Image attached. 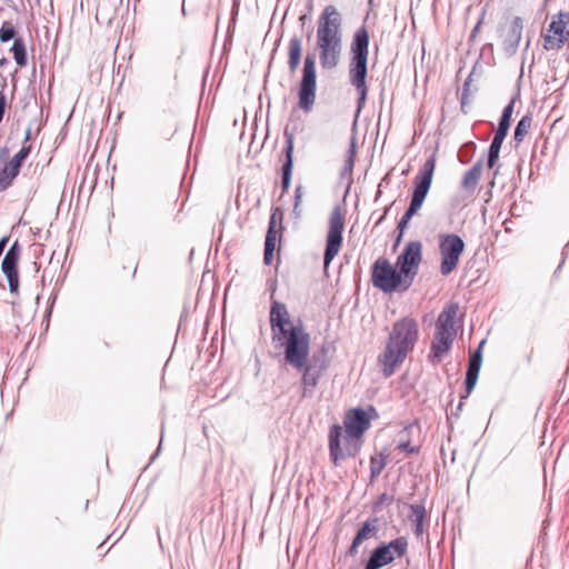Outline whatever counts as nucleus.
<instances>
[{"label": "nucleus", "instance_id": "nucleus-46", "mask_svg": "<svg viewBox=\"0 0 569 569\" xmlns=\"http://www.w3.org/2000/svg\"><path fill=\"white\" fill-rule=\"evenodd\" d=\"M283 153H284V147L281 149L280 156H282Z\"/></svg>", "mask_w": 569, "mask_h": 569}, {"label": "nucleus", "instance_id": "nucleus-3", "mask_svg": "<svg viewBox=\"0 0 569 569\" xmlns=\"http://www.w3.org/2000/svg\"><path fill=\"white\" fill-rule=\"evenodd\" d=\"M419 336L418 323L406 317L393 323L383 351L378 357L379 366L385 377L395 373L408 353L413 349Z\"/></svg>", "mask_w": 569, "mask_h": 569}, {"label": "nucleus", "instance_id": "nucleus-30", "mask_svg": "<svg viewBox=\"0 0 569 569\" xmlns=\"http://www.w3.org/2000/svg\"><path fill=\"white\" fill-rule=\"evenodd\" d=\"M501 144H502V142L492 139L491 144L489 147V153H488V167L489 168H492L495 166L496 161L498 160Z\"/></svg>", "mask_w": 569, "mask_h": 569}, {"label": "nucleus", "instance_id": "nucleus-9", "mask_svg": "<svg viewBox=\"0 0 569 569\" xmlns=\"http://www.w3.org/2000/svg\"><path fill=\"white\" fill-rule=\"evenodd\" d=\"M372 283L383 292L406 291L405 274L397 271L387 259H378L372 266Z\"/></svg>", "mask_w": 569, "mask_h": 569}, {"label": "nucleus", "instance_id": "nucleus-18", "mask_svg": "<svg viewBox=\"0 0 569 569\" xmlns=\"http://www.w3.org/2000/svg\"><path fill=\"white\" fill-rule=\"evenodd\" d=\"M522 29V19L520 17H515L503 40L505 50L509 54H513L517 51L521 40Z\"/></svg>", "mask_w": 569, "mask_h": 569}, {"label": "nucleus", "instance_id": "nucleus-35", "mask_svg": "<svg viewBox=\"0 0 569 569\" xmlns=\"http://www.w3.org/2000/svg\"><path fill=\"white\" fill-rule=\"evenodd\" d=\"M508 130L507 128H503V127H499L498 126V129L496 131V134L493 137V140H498L500 142H503L505 138L507 137L508 134Z\"/></svg>", "mask_w": 569, "mask_h": 569}, {"label": "nucleus", "instance_id": "nucleus-1", "mask_svg": "<svg viewBox=\"0 0 569 569\" xmlns=\"http://www.w3.org/2000/svg\"><path fill=\"white\" fill-rule=\"evenodd\" d=\"M283 210L281 207H276L269 221L263 250V263L270 266L274 260V252L277 251L274 273L269 274L266 280V291L269 293L271 302L269 312V322L271 328L270 341L267 343L268 356L279 363V367L284 366V303L276 298L278 290L277 272L281 262L280 247L277 248L278 240L281 241V234L278 237L276 230L277 218L280 220V231H282Z\"/></svg>", "mask_w": 569, "mask_h": 569}, {"label": "nucleus", "instance_id": "nucleus-32", "mask_svg": "<svg viewBox=\"0 0 569 569\" xmlns=\"http://www.w3.org/2000/svg\"><path fill=\"white\" fill-rule=\"evenodd\" d=\"M278 180L277 187L280 190L279 198L281 199L284 196V162L280 163L277 169Z\"/></svg>", "mask_w": 569, "mask_h": 569}, {"label": "nucleus", "instance_id": "nucleus-21", "mask_svg": "<svg viewBox=\"0 0 569 569\" xmlns=\"http://www.w3.org/2000/svg\"><path fill=\"white\" fill-rule=\"evenodd\" d=\"M21 248L18 243V241H14L9 250L7 251L2 263V272H11V271H18V261L20 257Z\"/></svg>", "mask_w": 569, "mask_h": 569}, {"label": "nucleus", "instance_id": "nucleus-11", "mask_svg": "<svg viewBox=\"0 0 569 569\" xmlns=\"http://www.w3.org/2000/svg\"><path fill=\"white\" fill-rule=\"evenodd\" d=\"M465 242L460 236L445 233L439 236L440 272L449 276L458 266L465 251Z\"/></svg>", "mask_w": 569, "mask_h": 569}, {"label": "nucleus", "instance_id": "nucleus-23", "mask_svg": "<svg viewBox=\"0 0 569 569\" xmlns=\"http://www.w3.org/2000/svg\"><path fill=\"white\" fill-rule=\"evenodd\" d=\"M13 58L19 67H26L28 62L26 43L22 38H16L11 47Z\"/></svg>", "mask_w": 569, "mask_h": 569}, {"label": "nucleus", "instance_id": "nucleus-24", "mask_svg": "<svg viewBox=\"0 0 569 569\" xmlns=\"http://www.w3.org/2000/svg\"><path fill=\"white\" fill-rule=\"evenodd\" d=\"M532 124V118L529 114L523 116L516 126L513 139L517 143L523 141L525 137L529 133Z\"/></svg>", "mask_w": 569, "mask_h": 569}, {"label": "nucleus", "instance_id": "nucleus-7", "mask_svg": "<svg viewBox=\"0 0 569 569\" xmlns=\"http://www.w3.org/2000/svg\"><path fill=\"white\" fill-rule=\"evenodd\" d=\"M436 168V158L431 156L423 164L422 169L419 171L417 177L415 178V188L411 197V201L408 210L405 212L402 218L398 223V229L400 231V236L403 229L409 223L410 219L420 210L422 203L428 194V191L431 187L433 171Z\"/></svg>", "mask_w": 569, "mask_h": 569}, {"label": "nucleus", "instance_id": "nucleus-5", "mask_svg": "<svg viewBox=\"0 0 569 569\" xmlns=\"http://www.w3.org/2000/svg\"><path fill=\"white\" fill-rule=\"evenodd\" d=\"M351 62L349 66V80L356 87L358 99V111L361 110L366 99L368 87L366 84L367 61L369 54V34L366 28H359L351 42Z\"/></svg>", "mask_w": 569, "mask_h": 569}, {"label": "nucleus", "instance_id": "nucleus-15", "mask_svg": "<svg viewBox=\"0 0 569 569\" xmlns=\"http://www.w3.org/2000/svg\"><path fill=\"white\" fill-rule=\"evenodd\" d=\"M316 98V63L315 58L307 56L302 69V79L299 89V107L309 111Z\"/></svg>", "mask_w": 569, "mask_h": 569}, {"label": "nucleus", "instance_id": "nucleus-8", "mask_svg": "<svg viewBox=\"0 0 569 569\" xmlns=\"http://www.w3.org/2000/svg\"><path fill=\"white\" fill-rule=\"evenodd\" d=\"M329 455L332 463L339 466L348 458L356 457L362 446V439L333 425L329 430Z\"/></svg>", "mask_w": 569, "mask_h": 569}, {"label": "nucleus", "instance_id": "nucleus-44", "mask_svg": "<svg viewBox=\"0 0 569 569\" xmlns=\"http://www.w3.org/2000/svg\"><path fill=\"white\" fill-rule=\"evenodd\" d=\"M6 86H7V80L3 79L2 89H4Z\"/></svg>", "mask_w": 569, "mask_h": 569}, {"label": "nucleus", "instance_id": "nucleus-13", "mask_svg": "<svg viewBox=\"0 0 569 569\" xmlns=\"http://www.w3.org/2000/svg\"><path fill=\"white\" fill-rule=\"evenodd\" d=\"M30 152L31 146H22L10 161L4 162L9 156V150L6 147L0 149V192L11 186Z\"/></svg>", "mask_w": 569, "mask_h": 569}, {"label": "nucleus", "instance_id": "nucleus-17", "mask_svg": "<svg viewBox=\"0 0 569 569\" xmlns=\"http://www.w3.org/2000/svg\"><path fill=\"white\" fill-rule=\"evenodd\" d=\"M370 421L371 418L365 409L355 408L346 412L342 428L361 439L370 428Z\"/></svg>", "mask_w": 569, "mask_h": 569}, {"label": "nucleus", "instance_id": "nucleus-34", "mask_svg": "<svg viewBox=\"0 0 569 569\" xmlns=\"http://www.w3.org/2000/svg\"><path fill=\"white\" fill-rule=\"evenodd\" d=\"M291 150H292L291 140H287V180H286L287 189L289 188V184H290V174H291V167H292Z\"/></svg>", "mask_w": 569, "mask_h": 569}, {"label": "nucleus", "instance_id": "nucleus-47", "mask_svg": "<svg viewBox=\"0 0 569 569\" xmlns=\"http://www.w3.org/2000/svg\"><path fill=\"white\" fill-rule=\"evenodd\" d=\"M104 346H106L107 348H109V347H110L109 342H107V341H104Z\"/></svg>", "mask_w": 569, "mask_h": 569}, {"label": "nucleus", "instance_id": "nucleus-31", "mask_svg": "<svg viewBox=\"0 0 569 569\" xmlns=\"http://www.w3.org/2000/svg\"><path fill=\"white\" fill-rule=\"evenodd\" d=\"M9 283V290L13 295L19 292V271L3 272Z\"/></svg>", "mask_w": 569, "mask_h": 569}, {"label": "nucleus", "instance_id": "nucleus-20", "mask_svg": "<svg viewBox=\"0 0 569 569\" xmlns=\"http://www.w3.org/2000/svg\"><path fill=\"white\" fill-rule=\"evenodd\" d=\"M408 518L413 525V532L419 538L425 531L423 521L426 519V509L423 505H410Z\"/></svg>", "mask_w": 569, "mask_h": 569}, {"label": "nucleus", "instance_id": "nucleus-43", "mask_svg": "<svg viewBox=\"0 0 569 569\" xmlns=\"http://www.w3.org/2000/svg\"><path fill=\"white\" fill-rule=\"evenodd\" d=\"M385 213H387V211ZM385 217H386V214L381 216V218L379 219L378 223H380L385 219Z\"/></svg>", "mask_w": 569, "mask_h": 569}, {"label": "nucleus", "instance_id": "nucleus-2", "mask_svg": "<svg viewBox=\"0 0 569 569\" xmlns=\"http://www.w3.org/2000/svg\"><path fill=\"white\" fill-rule=\"evenodd\" d=\"M311 337L301 321L291 323L287 316V365L302 375L305 390L313 389L319 380L317 370L310 358Z\"/></svg>", "mask_w": 569, "mask_h": 569}, {"label": "nucleus", "instance_id": "nucleus-45", "mask_svg": "<svg viewBox=\"0 0 569 569\" xmlns=\"http://www.w3.org/2000/svg\"><path fill=\"white\" fill-rule=\"evenodd\" d=\"M284 22V14L282 16L280 23L282 24Z\"/></svg>", "mask_w": 569, "mask_h": 569}, {"label": "nucleus", "instance_id": "nucleus-37", "mask_svg": "<svg viewBox=\"0 0 569 569\" xmlns=\"http://www.w3.org/2000/svg\"><path fill=\"white\" fill-rule=\"evenodd\" d=\"M398 449H400L401 451L408 452V453H416L417 452V448L411 446V443L409 441L400 442L398 445Z\"/></svg>", "mask_w": 569, "mask_h": 569}, {"label": "nucleus", "instance_id": "nucleus-42", "mask_svg": "<svg viewBox=\"0 0 569 569\" xmlns=\"http://www.w3.org/2000/svg\"><path fill=\"white\" fill-rule=\"evenodd\" d=\"M8 63H9V61H8V59H7V58H2V59H0V66H6V64H8Z\"/></svg>", "mask_w": 569, "mask_h": 569}, {"label": "nucleus", "instance_id": "nucleus-19", "mask_svg": "<svg viewBox=\"0 0 569 569\" xmlns=\"http://www.w3.org/2000/svg\"><path fill=\"white\" fill-rule=\"evenodd\" d=\"M377 522H378L377 519H371V520H367L366 522H363V525L361 526V528L358 530L357 535L355 536L352 543L348 550L349 556L355 557L358 553V548L360 547V545L363 541L372 538L377 533V531H378Z\"/></svg>", "mask_w": 569, "mask_h": 569}, {"label": "nucleus", "instance_id": "nucleus-27", "mask_svg": "<svg viewBox=\"0 0 569 569\" xmlns=\"http://www.w3.org/2000/svg\"><path fill=\"white\" fill-rule=\"evenodd\" d=\"M480 369L468 367L467 375H466V395L462 396V399H466L471 391L473 390L478 376H479Z\"/></svg>", "mask_w": 569, "mask_h": 569}, {"label": "nucleus", "instance_id": "nucleus-22", "mask_svg": "<svg viewBox=\"0 0 569 569\" xmlns=\"http://www.w3.org/2000/svg\"><path fill=\"white\" fill-rule=\"evenodd\" d=\"M482 161H477L463 176L461 186L467 190H473L481 177Z\"/></svg>", "mask_w": 569, "mask_h": 569}, {"label": "nucleus", "instance_id": "nucleus-14", "mask_svg": "<svg viewBox=\"0 0 569 569\" xmlns=\"http://www.w3.org/2000/svg\"><path fill=\"white\" fill-rule=\"evenodd\" d=\"M569 13L559 12L551 18L547 33L543 37V48L547 51L560 50L569 40Z\"/></svg>", "mask_w": 569, "mask_h": 569}, {"label": "nucleus", "instance_id": "nucleus-41", "mask_svg": "<svg viewBox=\"0 0 569 569\" xmlns=\"http://www.w3.org/2000/svg\"><path fill=\"white\" fill-rule=\"evenodd\" d=\"M31 127H28L23 138V146H28L27 142L31 139Z\"/></svg>", "mask_w": 569, "mask_h": 569}, {"label": "nucleus", "instance_id": "nucleus-29", "mask_svg": "<svg viewBox=\"0 0 569 569\" xmlns=\"http://www.w3.org/2000/svg\"><path fill=\"white\" fill-rule=\"evenodd\" d=\"M386 466L385 458L380 457H371L370 459V477L375 479L378 477Z\"/></svg>", "mask_w": 569, "mask_h": 569}, {"label": "nucleus", "instance_id": "nucleus-16", "mask_svg": "<svg viewBox=\"0 0 569 569\" xmlns=\"http://www.w3.org/2000/svg\"><path fill=\"white\" fill-rule=\"evenodd\" d=\"M422 258V244L419 241H410L403 252L397 259V266L405 274L406 287H410Z\"/></svg>", "mask_w": 569, "mask_h": 569}, {"label": "nucleus", "instance_id": "nucleus-33", "mask_svg": "<svg viewBox=\"0 0 569 569\" xmlns=\"http://www.w3.org/2000/svg\"><path fill=\"white\" fill-rule=\"evenodd\" d=\"M485 343V341H481L480 342V346L479 348L475 351V353L471 356L470 360H469V366L468 367H471V368H477V369H480L481 367V361H482V357H481V347L482 345Z\"/></svg>", "mask_w": 569, "mask_h": 569}, {"label": "nucleus", "instance_id": "nucleus-38", "mask_svg": "<svg viewBox=\"0 0 569 569\" xmlns=\"http://www.w3.org/2000/svg\"><path fill=\"white\" fill-rule=\"evenodd\" d=\"M515 107V99H512L503 109L502 116L511 117Z\"/></svg>", "mask_w": 569, "mask_h": 569}, {"label": "nucleus", "instance_id": "nucleus-26", "mask_svg": "<svg viewBox=\"0 0 569 569\" xmlns=\"http://www.w3.org/2000/svg\"><path fill=\"white\" fill-rule=\"evenodd\" d=\"M300 56H301L300 40L298 38H292L290 40V59H289V64H290L291 70H295L298 67L299 61H300Z\"/></svg>", "mask_w": 569, "mask_h": 569}, {"label": "nucleus", "instance_id": "nucleus-28", "mask_svg": "<svg viewBox=\"0 0 569 569\" xmlns=\"http://www.w3.org/2000/svg\"><path fill=\"white\" fill-rule=\"evenodd\" d=\"M17 34V30L13 24L9 21H3L0 28V41L8 42L10 40H14Z\"/></svg>", "mask_w": 569, "mask_h": 569}, {"label": "nucleus", "instance_id": "nucleus-4", "mask_svg": "<svg viewBox=\"0 0 569 569\" xmlns=\"http://www.w3.org/2000/svg\"><path fill=\"white\" fill-rule=\"evenodd\" d=\"M340 24L341 20L337 9L333 6H327L319 18L317 28V47L323 69H333L339 63L342 50Z\"/></svg>", "mask_w": 569, "mask_h": 569}, {"label": "nucleus", "instance_id": "nucleus-6", "mask_svg": "<svg viewBox=\"0 0 569 569\" xmlns=\"http://www.w3.org/2000/svg\"><path fill=\"white\" fill-rule=\"evenodd\" d=\"M458 306L451 303L439 313L436 321L435 337L431 345V355L433 358L441 359L449 352L457 331L455 329Z\"/></svg>", "mask_w": 569, "mask_h": 569}, {"label": "nucleus", "instance_id": "nucleus-40", "mask_svg": "<svg viewBox=\"0 0 569 569\" xmlns=\"http://www.w3.org/2000/svg\"><path fill=\"white\" fill-rule=\"evenodd\" d=\"M8 241H9V238H8V237H2V238L0 239V253H1V254H2V253H3V251H4V249H6V247H7Z\"/></svg>", "mask_w": 569, "mask_h": 569}, {"label": "nucleus", "instance_id": "nucleus-39", "mask_svg": "<svg viewBox=\"0 0 569 569\" xmlns=\"http://www.w3.org/2000/svg\"><path fill=\"white\" fill-rule=\"evenodd\" d=\"M510 122H511V117H507V116H502L501 114V118H500V121H499V127H503V128L509 129Z\"/></svg>", "mask_w": 569, "mask_h": 569}, {"label": "nucleus", "instance_id": "nucleus-25", "mask_svg": "<svg viewBox=\"0 0 569 569\" xmlns=\"http://www.w3.org/2000/svg\"><path fill=\"white\" fill-rule=\"evenodd\" d=\"M303 197V189L301 186H298L295 190V197H293V208L291 218L296 223L300 221L302 218V209H301V202Z\"/></svg>", "mask_w": 569, "mask_h": 569}, {"label": "nucleus", "instance_id": "nucleus-36", "mask_svg": "<svg viewBox=\"0 0 569 569\" xmlns=\"http://www.w3.org/2000/svg\"><path fill=\"white\" fill-rule=\"evenodd\" d=\"M6 108H7V98H6V94L3 93V91H0V123L3 120Z\"/></svg>", "mask_w": 569, "mask_h": 569}, {"label": "nucleus", "instance_id": "nucleus-10", "mask_svg": "<svg viewBox=\"0 0 569 569\" xmlns=\"http://www.w3.org/2000/svg\"><path fill=\"white\" fill-rule=\"evenodd\" d=\"M345 229V217L340 207H335L328 221V232L326 237V249L323 253V269L327 272L331 261L339 253L342 247V232Z\"/></svg>", "mask_w": 569, "mask_h": 569}, {"label": "nucleus", "instance_id": "nucleus-12", "mask_svg": "<svg viewBox=\"0 0 569 569\" xmlns=\"http://www.w3.org/2000/svg\"><path fill=\"white\" fill-rule=\"evenodd\" d=\"M408 549V541L405 537L391 540L389 543L378 546L371 552L365 569H380L395 559L402 557Z\"/></svg>", "mask_w": 569, "mask_h": 569}]
</instances>
